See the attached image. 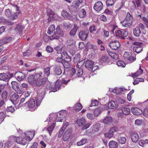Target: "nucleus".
<instances>
[{"label":"nucleus","mask_w":148,"mask_h":148,"mask_svg":"<svg viewBox=\"0 0 148 148\" xmlns=\"http://www.w3.org/2000/svg\"><path fill=\"white\" fill-rule=\"evenodd\" d=\"M58 54L57 56L58 57L56 58V61L57 62H59L62 64L64 60V59H62L63 58H65L67 59V61H70L71 59L68 55L67 52L64 51L62 47L60 48L59 47H57L54 48Z\"/></svg>","instance_id":"1"},{"label":"nucleus","mask_w":148,"mask_h":148,"mask_svg":"<svg viewBox=\"0 0 148 148\" xmlns=\"http://www.w3.org/2000/svg\"><path fill=\"white\" fill-rule=\"evenodd\" d=\"M133 21V18L130 13L128 12L125 19L123 21L121 22L122 25L125 27H129L132 24Z\"/></svg>","instance_id":"2"},{"label":"nucleus","mask_w":148,"mask_h":148,"mask_svg":"<svg viewBox=\"0 0 148 148\" xmlns=\"http://www.w3.org/2000/svg\"><path fill=\"white\" fill-rule=\"evenodd\" d=\"M42 75V73H39L29 74L28 79L29 83L30 84L32 85L35 84L37 79H39Z\"/></svg>","instance_id":"3"},{"label":"nucleus","mask_w":148,"mask_h":148,"mask_svg":"<svg viewBox=\"0 0 148 148\" xmlns=\"http://www.w3.org/2000/svg\"><path fill=\"white\" fill-rule=\"evenodd\" d=\"M47 14L49 16L48 20L50 22L53 20L60 21V17L57 14H54L53 12L51 9H48L47 10Z\"/></svg>","instance_id":"4"},{"label":"nucleus","mask_w":148,"mask_h":148,"mask_svg":"<svg viewBox=\"0 0 148 148\" xmlns=\"http://www.w3.org/2000/svg\"><path fill=\"white\" fill-rule=\"evenodd\" d=\"M5 15L8 17L12 20L16 19L19 14L18 12L16 13H12L11 10L9 9H7L5 11Z\"/></svg>","instance_id":"5"},{"label":"nucleus","mask_w":148,"mask_h":148,"mask_svg":"<svg viewBox=\"0 0 148 148\" xmlns=\"http://www.w3.org/2000/svg\"><path fill=\"white\" fill-rule=\"evenodd\" d=\"M66 110H61L57 113L56 121L57 122H62L63 120L66 119Z\"/></svg>","instance_id":"6"},{"label":"nucleus","mask_w":148,"mask_h":148,"mask_svg":"<svg viewBox=\"0 0 148 148\" xmlns=\"http://www.w3.org/2000/svg\"><path fill=\"white\" fill-rule=\"evenodd\" d=\"M124 59L126 61L129 63H132L135 61L136 58L132 56L131 53L125 52L123 55Z\"/></svg>","instance_id":"7"},{"label":"nucleus","mask_w":148,"mask_h":148,"mask_svg":"<svg viewBox=\"0 0 148 148\" xmlns=\"http://www.w3.org/2000/svg\"><path fill=\"white\" fill-rule=\"evenodd\" d=\"M142 44V43L140 42H133V45L136 46L133 47V50L134 51L137 53H139L141 52L143 49L142 47L140 46Z\"/></svg>","instance_id":"8"},{"label":"nucleus","mask_w":148,"mask_h":148,"mask_svg":"<svg viewBox=\"0 0 148 148\" xmlns=\"http://www.w3.org/2000/svg\"><path fill=\"white\" fill-rule=\"evenodd\" d=\"M13 138L14 142L23 145H25L27 143V140L26 139L22 138L21 137H16L13 136Z\"/></svg>","instance_id":"9"},{"label":"nucleus","mask_w":148,"mask_h":148,"mask_svg":"<svg viewBox=\"0 0 148 148\" xmlns=\"http://www.w3.org/2000/svg\"><path fill=\"white\" fill-rule=\"evenodd\" d=\"M89 34V31L87 29L81 31L79 33V38L83 40H84L86 39Z\"/></svg>","instance_id":"10"},{"label":"nucleus","mask_w":148,"mask_h":148,"mask_svg":"<svg viewBox=\"0 0 148 148\" xmlns=\"http://www.w3.org/2000/svg\"><path fill=\"white\" fill-rule=\"evenodd\" d=\"M109 46L113 50H116L120 46V44L117 40H114L110 42L109 45Z\"/></svg>","instance_id":"11"},{"label":"nucleus","mask_w":148,"mask_h":148,"mask_svg":"<svg viewBox=\"0 0 148 148\" xmlns=\"http://www.w3.org/2000/svg\"><path fill=\"white\" fill-rule=\"evenodd\" d=\"M36 103L35 100L34 99H31L27 102L25 104L23 105V106L26 109H27V107L31 108H33L35 106Z\"/></svg>","instance_id":"12"},{"label":"nucleus","mask_w":148,"mask_h":148,"mask_svg":"<svg viewBox=\"0 0 148 148\" xmlns=\"http://www.w3.org/2000/svg\"><path fill=\"white\" fill-rule=\"evenodd\" d=\"M72 7L73 11L76 13L80 10V9L82 7V5H80L78 2L77 3L76 1H74L72 3Z\"/></svg>","instance_id":"13"},{"label":"nucleus","mask_w":148,"mask_h":148,"mask_svg":"<svg viewBox=\"0 0 148 148\" xmlns=\"http://www.w3.org/2000/svg\"><path fill=\"white\" fill-rule=\"evenodd\" d=\"M15 76L18 81H21L23 80L25 78V75L23 72H18L15 73Z\"/></svg>","instance_id":"14"},{"label":"nucleus","mask_w":148,"mask_h":148,"mask_svg":"<svg viewBox=\"0 0 148 148\" xmlns=\"http://www.w3.org/2000/svg\"><path fill=\"white\" fill-rule=\"evenodd\" d=\"M103 8L102 3L100 1L97 2L94 5L93 9L96 11L99 12Z\"/></svg>","instance_id":"15"},{"label":"nucleus","mask_w":148,"mask_h":148,"mask_svg":"<svg viewBox=\"0 0 148 148\" xmlns=\"http://www.w3.org/2000/svg\"><path fill=\"white\" fill-rule=\"evenodd\" d=\"M14 142L13 138V136H11L9 139H8L7 141L4 144L5 146L9 148L12 145Z\"/></svg>","instance_id":"16"},{"label":"nucleus","mask_w":148,"mask_h":148,"mask_svg":"<svg viewBox=\"0 0 148 148\" xmlns=\"http://www.w3.org/2000/svg\"><path fill=\"white\" fill-rule=\"evenodd\" d=\"M131 139L133 142L136 143L139 139L138 134L136 132L132 133L131 134Z\"/></svg>","instance_id":"17"},{"label":"nucleus","mask_w":148,"mask_h":148,"mask_svg":"<svg viewBox=\"0 0 148 148\" xmlns=\"http://www.w3.org/2000/svg\"><path fill=\"white\" fill-rule=\"evenodd\" d=\"M36 82L35 83L36 86H40L44 85L47 82V79L45 77L40 79H37Z\"/></svg>","instance_id":"18"},{"label":"nucleus","mask_w":148,"mask_h":148,"mask_svg":"<svg viewBox=\"0 0 148 148\" xmlns=\"http://www.w3.org/2000/svg\"><path fill=\"white\" fill-rule=\"evenodd\" d=\"M79 27V26L77 24H74V27L71 29L69 33L71 37H73L75 35Z\"/></svg>","instance_id":"19"},{"label":"nucleus","mask_w":148,"mask_h":148,"mask_svg":"<svg viewBox=\"0 0 148 148\" xmlns=\"http://www.w3.org/2000/svg\"><path fill=\"white\" fill-rule=\"evenodd\" d=\"M131 111L132 113L135 115H140L143 113V112L141 110L136 108H132Z\"/></svg>","instance_id":"20"},{"label":"nucleus","mask_w":148,"mask_h":148,"mask_svg":"<svg viewBox=\"0 0 148 148\" xmlns=\"http://www.w3.org/2000/svg\"><path fill=\"white\" fill-rule=\"evenodd\" d=\"M61 15L63 17L66 18L70 19L72 17L71 13L65 10L62 11Z\"/></svg>","instance_id":"21"},{"label":"nucleus","mask_w":148,"mask_h":148,"mask_svg":"<svg viewBox=\"0 0 148 148\" xmlns=\"http://www.w3.org/2000/svg\"><path fill=\"white\" fill-rule=\"evenodd\" d=\"M94 64L93 61L88 60L86 61L85 63V67L89 70H91Z\"/></svg>","instance_id":"22"},{"label":"nucleus","mask_w":148,"mask_h":148,"mask_svg":"<svg viewBox=\"0 0 148 148\" xmlns=\"http://www.w3.org/2000/svg\"><path fill=\"white\" fill-rule=\"evenodd\" d=\"M110 148H118L119 144L116 142L112 140L108 143Z\"/></svg>","instance_id":"23"},{"label":"nucleus","mask_w":148,"mask_h":148,"mask_svg":"<svg viewBox=\"0 0 148 148\" xmlns=\"http://www.w3.org/2000/svg\"><path fill=\"white\" fill-rule=\"evenodd\" d=\"M19 96L16 93L13 94L10 97V100L14 103L16 102Z\"/></svg>","instance_id":"24"},{"label":"nucleus","mask_w":148,"mask_h":148,"mask_svg":"<svg viewBox=\"0 0 148 148\" xmlns=\"http://www.w3.org/2000/svg\"><path fill=\"white\" fill-rule=\"evenodd\" d=\"M108 106L110 108L114 109L118 107V104L117 102L112 101L108 104Z\"/></svg>","instance_id":"25"},{"label":"nucleus","mask_w":148,"mask_h":148,"mask_svg":"<svg viewBox=\"0 0 148 148\" xmlns=\"http://www.w3.org/2000/svg\"><path fill=\"white\" fill-rule=\"evenodd\" d=\"M54 71L55 73L57 75H59L62 73V71L60 66H55L54 68Z\"/></svg>","instance_id":"26"},{"label":"nucleus","mask_w":148,"mask_h":148,"mask_svg":"<svg viewBox=\"0 0 148 148\" xmlns=\"http://www.w3.org/2000/svg\"><path fill=\"white\" fill-rule=\"evenodd\" d=\"M112 117L111 116H108L104 118L103 120V121L105 124H109L112 122Z\"/></svg>","instance_id":"27"},{"label":"nucleus","mask_w":148,"mask_h":148,"mask_svg":"<svg viewBox=\"0 0 148 148\" xmlns=\"http://www.w3.org/2000/svg\"><path fill=\"white\" fill-rule=\"evenodd\" d=\"M71 133L69 130L66 131L64 134L63 139L64 141H66L69 138Z\"/></svg>","instance_id":"28"},{"label":"nucleus","mask_w":148,"mask_h":148,"mask_svg":"<svg viewBox=\"0 0 148 148\" xmlns=\"http://www.w3.org/2000/svg\"><path fill=\"white\" fill-rule=\"evenodd\" d=\"M100 62L103 64H104L108 63L109 62V60L107 56H103L101 58Z\"/></svg>","instance_id":"29"},{"label":"nucleus","mask_w":148,"mask_h":148,"mask_svg":"<svg viewBox=\"0 0 148 148\" xmlns=\"http://www.w3.org/2000/svg\"><path fill=\"white\" fill-rule=\"evenodd\" d=\"M77 124L79 126H82L84 125L86 123V121L84 118L78 119L76 121Z\"/></svg>","instance_id":"30"},{"label":"nucleus","mask_w":148,"mask_h":148,"mask_svg":"<svg viewBox=\"0 0 148 148\" xmlns=\"http://www.w3.org/2000/svg\"><path fill=\"white\" fill-rule=\"evenodd\" d=\"M46 88L47 89L50 90L52 92H55L56 91H53L52 90L53 89H54V88H56L54 83L52 84L50 83H48L47 85Z\"/></svg>","instance_id":"31"},{"label":"nucleus","mask_w":148,"mask_h":148,"mask_svg":"<svg viewBox=\"0 0 148 148\" xmlns=\"http://www.w3.org/2000/svg\"><path fill=\"white\" fill-rule=\"evenodd\" d=\"M86 11L84 9H81L79 13V16L81 18H84L86 16Z\"/></svg>","instance_id":"32"},{"label":"nucleus","mask_w":148,"mask_h":148,"mask_svg":"<svg viewBox=\"0 0 148 148\" xmlns=\"http://www.w3.org/2000/svg\"><path fill=\"white\" fill-rule=\"evenodd\" d=\"M117 141L121 144H124L126 141V138L124 137H119L117 139Z\"/></svg>","instance_id":"33"},{"label":"nucleus","mask_w":148,"mask_h":148,"mask_svg":"<svg viewBox=\"0 0 148 148\" xmlns=\"http://www.w3.org/2000/svg\"><path fill=\"white\" fill-rule=\"evenodd\" d=\"M134 35L136 37H138L141 34V31L139 28L136 27L134 29Z\"/></svg>","instance_id":"34"},{"label":"nucleus","mask_w":148,"mask_h":148,"mask_svg":"<svg viewBox=\"0 0 148 148\" xmlns=\"http://www.w3.org/2000/svg\"><path fill=\"white\" fill-rule=\"evenodd\" d=\"M82 108V104L80 103H77L73 107V109L76 111L78 112Z\"/></svg>","instance_id":"35"},{"label":"nucleus","mask_w":148,"mask_h":148,"mask_svg":"<svg viewBox=\"0 0 148 148\" xmlns=\"http://www.w3.org/2000/svg\"><path fill=\"white\" fill-rule=\"evenodd\" d=\"M28 134L29 136L27 137V139L29 141L31 140L33 137L34 136L35 134L34 131H32L28 132Z\"/></svg>","instance_id":"36"},{"label":"nucleus","mask_w":148,"mask_h":148,"mask_svg":"<svg viewBox=\"0 0 148 148\" xmlns=\"http://www.w3.org/2000/svg\"><path fill=\"white\" fill-rule=\"evenodd\" d=\"M24 27L21 25H17L16 27L15 28V31L18 33H20L24 29Z\"/></svg>","instance_id":"37"},{"label":"nucleus","mask_w":148,"mask_h":148,"mask_svg":"<svg viewBox=\"0 0 148 148\" xmlns=\"http://www.w3.org/2000/svg\"><path fill=\"white\" fill-rule=\"evenodd\" d=\"M54 84L56 88H54V89H53L52 90L53 91H57L60 88L61 84V82L60 81H57L56 82L55 84L54 83Z\"/></svg>","instance_id":"38"},{"label":"nucleus","mask_w":148,"mask_h":148,"mask_svg":"<svg viewBox=\"0 0 148 148\" xmlns=\"http://www.w3.org/2000/svg\"><path fill=\"white\" fill-rule=\"evenodd\" d=\"M148 143V140L147 139L145 140H140L138 142L139 145L142 147H143L146 145Z\"/></svg>","instance_id":"39"},{"label":"nucleus","mask_w":148,"mask_h":148,"mask_svg":"<svg viewBox=\"0 0 148 148\" xmlns=\"http://www.w3.org/2000/svg\"><path fill=\"white\" fill-rule=\"evenodd\" d=\"M55 30V27L54 25H52L49 27L47 33L48 34L51 35L54 32Z\"/></svg>","instance_id":"40"},{"label":"nucleus","mask_w":148,"mask_h":148,"mask_svg":"<svg viewBox=\"0 0 148 148\" xmlns=\"http://www.w3.org/2000/svg\"><path fill=\"white\" fill-rule=\"evenodd\" d=\"M75 73V69L73 68H71L67 74V77L70 78L72 77L74 75Z\"/></svg>","instance_id":"41"},{"label":"nucleus","mask_w":148,"mask_h":148,"mask_svg":"<svg viewBox=\"0 0 148 148\" xmlns=\"http://www.w3.org/2000/svg\"><path fill=\"white\" fill-rule=\"evenodd\" d=\"M8 79V75L5 73L0 74V80L5 81Z\"/></svg>","instance_id":"42"},{"label":"nucleus","mask_w":148,"mask_h":148,"mask_svg":"<svg viewBox=\"0 0 148 148\" xmlns=\"http://www.w3.org/2000/svg\"><path fill=\"white\" fill-rule=\"evenodd\" d=\"M122 112L123 114L125 115L129 114L130 112V110L127 108H124L122 109Z\"/></svg>","instance_id":"43"},{"label":"nucleus","mask_w":148,"mask_h":148,"mask_svg":"<svg viewBox=\"0 0 148 148\" xmlns=\"http://www.w3.org/2000/svg\"><path fill=\"white\" fill-rule=\"evenodd\" d=\"M56 33L60 36H63L64 33L60 29V27L58 26L56 28Z\"/></svg>","instance_id":"44"},{"label":"nucleus","mask_w":148,"mask_h":148,"mask_svg":"<svg viewBox=\"0 0 148 148\" xmlns=\"http://www.w3.org/2000/svg\"><path fill=\"white\" fill-rule=\"evenodd\" d=\"M115 35L116 36L119 37L121 38H125L124 37L122 36V31L118 29L117 31H116Z\"/></svg>","instance_id":"45"},{"label":"nucleus","mask_w":148,"mask_h":148,"mask_svg":"<svg viewBox=\"0 0 148 148\" xmlns=\"http://www.w3.org/2000/svg\"><path fill=\"white\" fill-rule=\"evenodd\" d=\"M143 72V70L141 69V66H140L139 69L133 75L134 77H136L139 75L141 74Z\"/></svg>","instance_id":"46"},{"label":"nucleus","mask_w":148,"mask_h":148,"mask_svg":"<svg viewBox=\"0 0 148 148\" xmlns=\"http://www.w3.org/2000/svg\"><path fill=\"white\" fill-rule=\"evenodd\" d=\"M64 61L62 63V64L63 65L64 67L66 68H68L70 66V64L69 63L70 61H67V60H65L64 59H63Z\"/></svg>","instance_id":"47"},{"label":"nucleus","mask_w":148,"mask_h":148,"mask_svg":"<svg viewBox=\"0 0 148 148\" xmlns=\"http://www.w3.org/2000/svg\"><path fill=\"white\" fill-rule=\"evenodd\" d=\"M11 84L12 87L14 90H15L20 85L16 81H12L11 82Z\"/></svg>","instance_id":"48"},{"label":"nucleus","mask_w":148,"mask_h":148,"mask_svg":"<svg viewBox=\"0 0 148 148\" xmlns=\"http://www.w3.org/2000/svg\"><path fill=\"white\" fill-rule=\"evenodd\" d=\"M132 3L135 8H136V7L139 8L140 6V0H135V1H132Z\"/></svg>","instance_id":"49"},{"label":"nucleus","mask_w":148,"mask_h":148,"mask_svg":"<svg viewBox=\"0 0 148 148\" xmlns=\"http://www.w3.org/2000/svg\"><path fill=\"white\" fill-rule=\"evenodd\" d=\"M144 79L143 78H137L135 80L134 82H133L134 85H136L138 84L140 82H143Z\"/></svg>","instance_id":"50"},{"label":"nucleus","mask_w":148,"mask_h":148,"mask_svg":"<svg viewBox=\"0 0 148 148\" xmlns=\"http://www.w3.org/2000/svg\"><path fill=\"white\" fill-rule=\"evenodd\" d=\"M123 91V89L122 88H117L114 89L113 92L118 95L122 93Z\"/></svg>","instance_id":"51"},{"label":"nucleus","mask_w":148,"mask_h":148,"mask_svg":"<svg viewBox=\"0 0 148 148\" xmlns=\"http://www.w3.org/2000/svg\"><path fill=\"white\" fill-rule=\"evenodd\" d=\"M54 127V123H53L51 126L47 127V130L49 132L50 135H51V133H52Z\"/></svg>","instance_id":"52"},{"label":"nucleus","mask_w":148,"mask_h":148,"mask_svg":"<svg viewBox=\"0 0 148 148\" xmlns=\"http://www.w3.org/2000/svg\"><path fill=\"white\" fill-rule=\"evenodd\" d=\"M74 43L75 41L73 38H68L67 40V44L69 46H71Z\"/></svg>","instance_id":"53"},{"label":"nucleus","mask_w":148,"mask_h":148,"mask_svg":"<svg viewBox=\"0 0 148 148\" xmlns=\"http://www.w3.org/2000/svg\"><path fill=\"white\" fill-rule=\"evenodd\" d=\"M50 68L49 67H47L44 69V75L45 76H48L50 74Z\"/></svg>","instance_id":"54"},{"label":"nucleus","mask_w":148,"mask_h":148,"mask_svg":"<svg viewBox=\"0 0 148 148\" xmlns=\"http://www.w3.org/2000/svg\"><path fill=\"white\" fill-rule=\"evenodd\" d=\"M17 94H21L23 92V90L21 86H19L15 90Z\"/></svg>","instance_id":"55"},{"label":"nucleus","mask_w":148,"mask_h":148,"mask_svg":"<svg viewBox=\"0 0 148 148\" xmlns=\"http://www.w3.org/2000/svg\"><path fill=\"white\" fill-rule=\"evenodd\" d=\"M115 1L114 0H107L106 1L107 5L108 6H112L115 3Z\"/></svg>","instance_id":"56"},{"label":"nucleus","mask_w":148,"mask_h":148,"mask_svg":"<svg viewBox=\"0 0 148 148\" xmlns=\"http://www.w3.org/2000/svg\"><path fill=\"white\" fill-rule=\"evenodd\" d=\"M117 65L119 66L124 67L125 66V63L122 61H118L116 63Z\"/></svg>","instance_id":"57"},{"label":"nucleus","mask_w":148,"mask_h":148,"mask_svg":"<svg viewBox=\"0 0 148 148\" xmlns=\"http://www.w3.org/2000/svg\"><path fill=\"white\" fill-rule=\"evenodd\" d=\"M101 111V108H99L95 110L94 114L95 116H98L100 113Z\"/></svg>","instance_id":"58"},{"label":"nucleus","mask_w":148,"mask_h":148,"mask_svg":"<svg viewBox=\"0 0 148 148\" xmlns=\"http://www.w3.org/2000/svg\"><path fill=\"white\" fill-rule=\"evenodd\" d=\"M87 139L85 138H84L81 140L80 141L77 143V144L78 146H80L85 144L86 142Z\"/></svg>","instance_id":"59"},{"label":"nucleus","mask_w":148,"mask_h":148,"mask_svg":"<svg viewBox=\"0 0 148 148\" xmlns=\"http://www.w3.org/2000/svg\"><path fill=\"white\" fill-rule=\"evenodd\" d=\"M80 55L79 53H77L76 54L74 58V62H76V63L78 62L80 59Z\"/></svg>","instance_id":"60"},{"label":"nucleus","mask_w":148,"mask_h":148,"mask_svg":"<svg viewBox=\"0 0 148 148\" xmlns=\"http://www.w3.org/2000/svg\"><path fill=\"white\" fill-rule=\"evenodd\" d=\"M99 104V102L97 100H95L94 101H92V103L91 105L90 106V107H92V106H98Z\"/></svg>","instance_id":"61"},{"label":"nucleus","mask_w":148,"mask_h":148,"mask_svg":"<svg viewBox=\"0 0 148 148\" xmlns=\"http://www.w3.org/2000/svg\"><path fill=\"white\" fill-rule=\"evenodd\" d=\"M5 116V114L3 112H0V123H1L4 119Z\"/></svg>","instance_id":"62"},{"label":"nucleus","mask_w":148,"mask_h":148,"mask_svg":"<svg viewBox=\"0 0 148 148\" xmlns=\"http://www.w3.org/2000/svg\"><path fill=\"white\" fill-rule=\"evenodd\" d=\"M104 135L105 137L107 138H111L113 136V134H112L110 131L104 134Z\"/></svg>","instance_id":"63"},{"label":"nucleus","mask_w":148,"mask_h":148,"mask_svg":"<svg viewBox=\"0 0 148 148\" xmlns=\"http://www.w3.org/2000/svg\"><path fill=\"white\" fill-rule=\"evenodd\" d=\"M83 72L82 69H79L77 70V75L78 77H80L83 74Z\"/></svg>","instance_id":"64"}]
</instances>
